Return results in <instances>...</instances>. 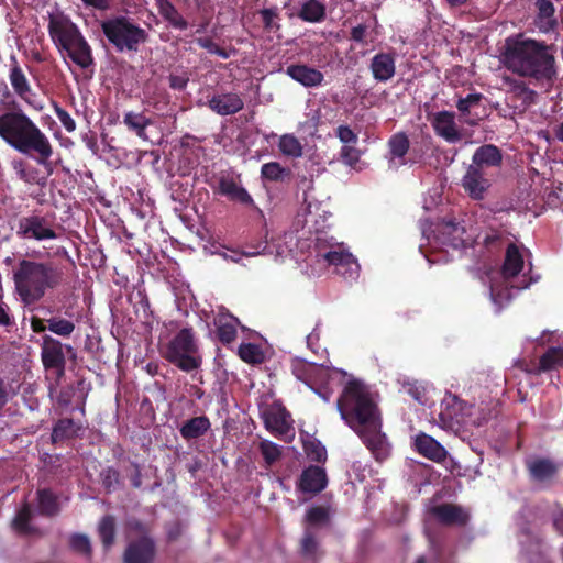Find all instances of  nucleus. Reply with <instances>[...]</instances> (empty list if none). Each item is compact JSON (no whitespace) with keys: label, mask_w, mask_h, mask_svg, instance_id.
<instances>
[{"label":"nucleus","mask_w":563,"mask_h":563,"mask_svg":"<svg viewBox=\"0 0 563 563\" xmlns=\"http://www.w3.org/2000/svg\"><path fill=\"white\" fill-rule=\"evenodd\" d=\"M336 409L377 462L382 463L389 457L390 444L382 431L380 410L361 380L351 379L345 384L336 400Z\"/></svg>","instance_id":"nucleus-1"},{"label":"nucleus","mask_w":563,"mask_h":563,"mask_svg":"<svg viewBox=\"0 0 563 563\" xmlns=\"http://www.w3.org/2000/svg\"><path fill=\"white\" fill-rule=\"evenodd\" d=\"M0 139L21 154L32 156L52 173L49 159L54 154L48 136L21 109L0 114Z\"/></svg>","instance_id":"nucleus-2"},{"label":"nucleus","mask_w":563,"mask_h":563,"mask_svg":"<svg viewBox=\"0 0 563 563\" xmlns=\"http://www.w3.org/2000/svg\"><path fill=\"white\" fill-rule=\"evenodd\" d=\"M66 279L62 265L21 258L12 269L14 294L24 306L41 301L47 291L59 288Z\"/></svg>","instance_id":"nucleus-3"},{"label":"nucleus","mask_w":563,"mask_h":563,"mask_svg":"<svg viewBox=\"0 0 563 563\" xmlns=\"http://www.w3.org/2000/svg\"><path fill=\"white\" fill-rule=\"evenodd\" d=\"M501 55L506 67L521 76L550 79L554 74V58L549 48L522 35L508 37Z\"/></svg>","instance_id":"nucleus-4"},{"label":"nucleus","mask_w":563,"mask_h":563,"mask_svg":"<svg viewBox=\"0 0 563 563\" xmlns=\"http://www.w3.org/2000/svg\"><path fill=\"white\" fill-rule=\"evenodd\" d=\"M48 33L59 52L82 69L93 65L91 47L78 26L64 15H49Z\"/></svg>","instance_id":"nucleus-5"},{"label":"nucleus","mask_w":563,"mask_h":563,"mask_svg":"<svg viewBox=\"0 0 563 563\" xmlns=\"http://www.w3.org/2000/svg\"><path fill=\"white\" fill-rule=\"evenodd\" d=\"M163 357L178 369L190 373L200 368L202 358L192 328H183L166 344Z\"/></svg>","instance_id":"nucleus-6"},{"label":"nucleus","mask_w":563,"mask_h":563,"mask_svg":"<svg viewBox=\"0 0 563 563\" xmlns=\"http://www.w3.org/2000/svg\"><path fill=\"white\" fill-rule=\"evenodd\" d=\"M101 30L109 43L120 53L137 52L140 45L148 38L144 29L123 15L102 21Z\"/></svg>","instance_id":"nucleus-7"},{"label":"nucleus","mask_w":563,"mask_h":563,"mask_svg":"<svg viewBox=\"0 0 563 563\" xmlns=\"http://www.w3.org/2000/svg\"><path fill=\"white\" fill-rule=\"evenodd\" d=\"M214 195L225 197L228 200L243 206H253L254 200L242 186L241 175L232 172H221L208 181Z\"/></svg>","instance_id":"nucleus-8"},{"label":"nucleus","mask_w":563,"mask_h":563,"mask_svg":"<svg viewBox=\"0 0 563 563\" xmlns=\"http://www.w3.org/2000/svg\"><path fill=\"white\" fill-rule=\"evenodd\" d=\"M16 235L23 240L46 241L58 238L54 229V221L40 214H30L20 218Z\"/></svg>","instance_id":"nucleus-9"},{"label":"nucleus","mask_w":563,"mask_h":563,"mask_svg":"<svg viewBox=\"0 0 563 563\" xmlns=\"http://www.w3.org/2000/svg\"><path fill=\"white\" fill-rule=\"evenodd\" d=\"M64 347L71 350L70 345H64L59 340L52 335L44 334L41 344V361L46 371H56L58 375H63L66 366V356Z\"/></svg>","instance_id":"nucleus-10"},{"label":"nucleus","mask_w":563,"mask_h":563,"mask_svg":"<svg viewBox=\"0 0 563 563\" xmlns=\"http://www.w3.org/2000/svg\"><path fill=\"white\" fill-rule=\"evenodd\" d=\"M156 543L151 536H141L130 540L123 551V563H154Z\"/></svg>","instance_id":"nucleus-11"},{"label":"nucleus","mask_w":563,"mask_h":563,"mask_svg":"<svg viewBox=\"0 0 563 563\" xmlns=\"http://www.w3.org/2000/svg\"><path fill=\"white\" fill-rule=\"evenodd\" d=\"M431 126L439 137L450 144H455L463 139V132L455 121V113L442 110L428 117Z\"/></svg>","instance_id":"nucleus-12"},{"label":"nucleus","mask_w":563,"mask_h":563,"mask_svg":"<svg viewBox=\"0 0 563 563\" xmlns=\"http://www.w3.org/2000/svg\"><path fill=\"white\" fill-rule=\"evenodd\" d=\"M531 481L549 484L558 476L560 464L550 457L531 456L525 461Z\"/></svg>","instance_id":"nucleus-13"},{"label":"nucleus","mask_w":563,"mask_h":563,"mask_svg":"<svg viewBox=\"0 0 563 563\" xmlns=\"http://www.w3.org/2000/svg\"><path fill=\"white\" fill-rule=\"evenodd\" d=\"M485 97L481 92L468 93L460 97L455 103L461 120L467 125H476L484 118L483 101Z\"/></svg>","instance_id":"nucleus-14"},{"label":"nucleus","mask_w":563,"mask_h":563,"mask_svg":"<svg viewBox=\"0 0 563 563\" xmlns=\"http://www.w3.org/2000/svg\"><path fill=\"white\" fill-rule=\"evenodd\" d=\"M462 187L473 200H483L490 187V180L486 177L485 170L468 166L462 178Z\"/></svg>","instance_id":"nucleus-15"},{"label":"nucleus","mask_w":563,"mask_h":563,"mask_svg":"<svg viewBox=\"0 0 563 563\" xmlns=\"http://www.w3.org/2000/svg\"><path fill=\"white\" fill-rule=\"evenodd\" d=\"M328 485V476L325 470L318 465H309L303 468L297 487L301 493L305 494H319L325 489Z\"/></svg>","instance_id":"nucleus-16"},{"label":"nucleus","mask_w":563,"mask_h":563,"mask_svg":"<svg viewBox=\"0 0 563 563\" xmlns=\"http://www.w3.org/2000/svg\"><path fill=\"white\" fill-rule=\"evenodd\" d=\"M430 514L443 526L464 527L470 519L463 507L450 503L433 506Z\"/></svg>","instance_id":"nucleus-17"},{"label":"nucleus","mask_w":563,"mask_h":563,"mask_svg":"<svg viewBox=\"0 0 563 563\" xmlns=\"http://www.w3.org/2000/svg\"><path fill=\"white\" fill-rule=\"evenodd\" d=\"M413 446L420 455L432 462L442 463L446 460L448 451L445 448L424 432L416 435Z\"/></svg>","instance_id":"nucleus-18"},{"label":"nucleus","mask_w":563,"mask_h":563,"mask_svg":"<svg viewBox=\"0 0 563 563\" xmlns=\"http://www.w3.org/2000/svg\"><path fill=\"white\" fill-rule=\"evenodd\" d=\"M387 148L389 167L398 168L407 164L406 155L410 148V141L405 132L394 133L387 141Z\"/></svg>","instance_id":"nucleus-19"},{"label":"nucleus","mask_w":563,"mask_h":563,"mask_svg":"<svg viewBox=\"0 0 563 563\" xmlns=\"http://www.w3.org/2000/svg\"><path fill=\"white\" fill-rule=\"evenodd\" d=\"M373 78L378 82H386L395 76L396 58L394 53H377L369 64Z\"/></svg>","instance_id":"nucleus-20"},{"label":"nucleus","mask_w":563,"mask_h":563,"mask_svg":"<svg viewBox=\"0 0 563 563\" xmlns=\"http://www.w3.org/2000/svg\"><path fill=\"white\" fill-rule=\"evenodd\" d=\"M207 104L210 110L223 117L235 114L244 107L242 98L235 92L214 95Z\"/></svg>","instance_id":"nucleus-21"},{"label":"nucleus","mask_w":563,"mask_h":563,"mask_svg":"<svg viewBox=\"0 0 563 563\" xmlns=\"http://www.w3.org/2000/svg\"><path fill=\"white\" fill-rule=\"evenodd\" d=\"M286 74L306 88H314L322 84L324 76L317 68L305 64L289 65Z\"/></svg>","instance_id":"nucleus-22"},{"label":"nucleus","mask_w":563,"mask_h":563,"mask_svg":"<svg viewBox=\"0 0 563 563\" xmlns=\"http://www.w3.org/2000/svg\"><path fill=\"white\" fill-rule=\"evenodd\" d=\"M501 162V151L494 144H484L475 150L470 166L485 170V168L500 166Z\"/></svg>","instance_id":"nucleus-23"},{"label":"nucleus","mask_w":563,"mask_h":563,"mask_svg":"<svg viewBox=\"0 0 563 563\" xmlns=\"http://www.w3.org/2000/svg\"><path fill=\"white\" fill-rule=\"evenodd\" d=\"M241 325L240 320L233 314L219 313L214 319L216 335L223 345L233 343L238 336L236 327Z\"/></svg>","instance_id":"nucleus-24"},{"label":"nucleus","mask_w":563,"mask_h":563,"mask_svg":"<svg viewBox=\"0 0 563 563\" xmlns=\"http://www.w3.org/2000/svg\"><path fill=\"white\" fill-rule=\"evenodd\" d=\"M10 71H9V80L14 92L25 102H30L29 96L32 93L31 85L20 66L15 55H11L10 57Z\"/></svg>","instance_id":"nucleus-25"},{"label":"nucleus","mask_w":563,"mask_h":563,"mask_svg":"<svg viewBox=\"0 0 563 563\" xmlns=\"http://www.w3.org/2000/svg\"><path fill=\"white\" fill-rule=\"evenodd\" d=\"M563 367V346L549 347L539 358L538 364L530 373L540 374Z\"/></svg>","instance_id":"nucleus-26"},{"label":"nucleus","mask_w":563,"mask_h":563,"mask_svg":"<svg viewBox=\"0 0 563 563\" xmlns=\"http://www.w3.org/2000/svg\"><path fill=\"white\" fill-rule=\"evenodd\" d=\"M438 240L444 245L457 249L463 244L464 229L454 221H446L437 228Z\"/></svg>","instance_id":"nucleus-27"},{"label":"nucleus","mask_w":563,"mask_h":563,"mask_svg":"<svg viewBox=\"0 0 563 563\" xmlns=\"http://www.w3.org/2000/svg\"><path fill=\"white\" fill-rule=\"evenodd\" d=\"M523 268V256L514 243L507 244L501 273L505 279L516 277Z\"/></svg>","instance_id":"nucleus-28"},{"label":"nucleus","mask_w":563,"mask_h":563,"mask_svg":"<svg viewBox=\"0 0 563 563\" xmlns=\"http://www.w3.org/2000/svg\"><path fill=\"white\" fill-rule=\"evenodd\" d=\"M36 495L37 508L41 516L52 518L59 514L60 507L58 497L51 488H40Z\"/></svg>","instance_id":"nucleus-29"},{"label":"nucleus","mask_w":563,"mask_h":563,"mask_svg":"<svg viewBox=\"0 0 563 563\" xmlns=\"http://www.w3.org/2000/svg\"><path fill=\"white\" fill-rule=\"evenodd\" d=\"M211 427L207 416H199L188 419L179 429L183 439L189 441L202 437Z\"/></svg>","instance_id":"nucleus-30"},{"label":"nucleus","mask_w":563,"mask_h":563,"mask_svg":"<svg viewBox=\"0 0 563 563\" xmlns=\"http://www.w3.org/2000/svg\"><path fill=\"white\" fill-rule=\"evenodd\" d=\"M33 512L31 506L25 503L16 512L12 520L13 530L20 536H32L38 531V529L31 525Z\"/></svg>","instance_id":"nucleus-31"},{"label":"nucleus","mask_w":563,"mask_h":563,"mask_svg":"<svg viewBox=\"0 0 563 563\" xmlns=\"http://www.w3.org/2000/svg\"><path fill=\"white\" fill-rule=\"evenodd\" d=\"M80 429L81 426L77 424L71 418L58 419L53 427L51 440L53 443H58L73 439Z\"/></svg>","instance_id":"nucleus-32"},{"label":"nucleus","mask_w":563,"mask_h":563,"mask_svg":"<svg viewBox=\"0 0 563 563\" xmlns=\"http://www.w3.org/2000/svg\"><path fill=\"white\" fill-rule=\"evenodd\" d=\"M265 426L278 437L287 435L292 429L288 421V413L284 409L266 413Z\"/></svg>","instance_id":"nucleus-33"},{"label":"nucleus","mask_w":563,"mask_h":563,"mask_svg":"<svg viewBox=\"0 0 563 563\" xmlns=\"http://www.w3.org/2000/svg\"><path fill=\"white\" fill-rule=\"evenodd\" d=\"M298 18L309 23H320L325 19L327 8L319 0H307L302 3Z\"/></svg>","instance_id":"nucleus-34"},{"label":"nucleus","mask_w":563,"mask_h":563,"mask_svg":"<svg viewBox=\"0 0 563 563\" xmlns=\"http://www.w3.org/2000/svg\"><path fill=\"white\" fill-rule=\"evenodd\" d=\"M159 14L174 27L180 31L187 30L188 22L168 0H155Z\"/></svg>","instance_id":"nucleus-35"},{"label":"nucleus","mask_w":563,"mask_h":563,"mask_svg":"<svg viewBox=\"0 0 563 563\" xmlns=\"http://www.w3.org/2000/svg\"><path fill=\"white\" fill-rule=\"evenodd\" d=\"M123 123L129 130L135 132L141 139H146V128L153 123L151 118L144 113L126 112L123 118Z\"/></svg>","instance_id":"nucleus-36"},{"label":"nucleus","mask_w":563,"mask_h":563,"mask_svg":"<svg viewBox=\"0 0 563 563\" xmlns=\"http://www.w3.org/2000/svg\"><path fill=\"white\" fill-rule=\"evenodd\" d=\"M98 534L106 551H108L115 541V519L111 515L101 518L98 525Z\"/></svg>","instance_id":"nucleus-37"},{"label":"nucleus","mask_w":563,"mask_h":563,"mask_svg":"<svg viewBox=\"0 0 563 563\" xmlns=\"http://www.w3.org/2000/svg\"><path fill=\"white\" fill-rule=\"evenodd\" d=\"M238 355L243 362L252 365L263 364L266 360L264 351L255 343L240 344Z\"/></svg>","instance_id":"nucleus-38"},{"label":"nucleus","mask_w":563,"mask_h":563,"mask_svg":"<svg viewBox=\"0 0 563 563\" xmlns=\"http://www.w3.org/2000/svg\"><path fill=\"white\" fill-rule=\"evenodd\" d=\"M291 172L277 162L265 163L261 167V177L268 181H284L289 178Z\"/></svg>","instance_id":"nucleus-39"},{"label":"nucleus","mask_w":563,"mask_h":563,"mask_svg":"<svg viewBox=\"0 0 563 563\" xmlns=\"http://www.w3.org/2000/svg\"><path fill=\"white\" fill-rule=\"evenodd\" d=\"M510 242L503 233L492 231L484 238L483 245L489 255H498Z\"/></svg>","instance_id":"nucleus-40"},{"label":"nucleus","mask_w":563,"mask_h":563,"mask_svg":"<svg viewBox=\"0 0 563 563\" xmlns=\"http://www.w3.org/2000/svg\"><path fill=\"white\" fill-rule=\"evenodd\" d=\"M47 328L52 333L58 336L69 338L74 333L76 325L71 320L52 317L47 319Z\"/></svg>","instance_id":"nucleus-41"},{"label":"nucleus","mask_w":563,"mask_h":563,"mask_svg":"<svg viewBox=\"0 0 563 563\" xmlns=\"http://www.w3.org/2000/svg\"><path fill=\"white\" fill-rule=\"evenodd\" d=\"M279 151L289 157H300L302 155V145L300 141L292 134H284L279 139Z\"/></svg>","instance_id":"nucleus-42"},{"label":"nucleus","mask_w":563,"mask_h":563,"mask_svg":"<svg viewBox=\"0 0 563 563\" xmlns=\"http://www.w3.org/2000/svg\"><path fill=\"white\" fill-rule=\"evenodd\" d=\"M258 14L266 32H278L282 29L279 9L277 7L264 8L258 11Z\"/></svg>","instance_id":"nucleus-43"},{"label":"nucleus","mask_w":563,"mask_h":563,"mask_svg":"<svg viewBox=\"0 0 563 563\" xmlns=\"http://www.w3.org/2000/svg\"><path fill=\"white\" fill-rule=\"evenodd\" d=\"M69 547L73 551L82 554L86 558H91L92 555L90 539L85 533H73L69 538Z\"/></svg>","instance_id":"nucleus-44"},{"label":"nucleus","mask_w":563,"mask_h":563,"mask_svg":"<svg viewBox=\"0 0 563 563\" xmlns=\"http://www.w3.org/2000/svg\"><path fill=\"white\" fill-rule=\"evenodd\" d=\"M303 450L308 459L313 462L323 463L327 461V450L317 439L303 442Z\"/></svg>","instance_id":"nucleus-45"},{"label":"nucleus","mask_w":563,"mask_h":563,"mask_svg":"<svg viewBox=\"0 0 563 563\" xmlns=\"http://www.w3.org/2000/svg\"><path fill=\"white\" fill-rule=\"evenodd\" d=\"M360 265L353 254L345 256V261L334 269V273L345 279H355L358 276Z\"/></svg>","instance_id":"nucleus-46"},{"label":"nucleus","mask_w":563,"mask_h":563,"mask_svg":"<svg viewBox=\"0 0 563 563\" xmlns=\"http://www.w3.org/2000/svg\"><path fill=\"white\" fill-rule=\"evenodd\" d=\"M301 554L308 559H316L319 551V542L312 531L306 529L300 544Z\"/></svg>","instance_id":"nucleus-47"},{"label":"nucleus","mask_w":563,"mask_h":563,"mask_svg":"<svg viewBox=\"0 0 563 563\" xmlns=\"http://www.w3.org/2000/svg\"><path fill=\"white\" fill-rule=\"evenodd\" d=\"M323 372V368L311 363L298 362L294 366V374L296 377L306 384H309L314 375Z\"/></svg>","instance_id":"nucleus-48"},{"label":"nucleus","mask_w":563,"mask_h":563,"mask_svg":"<svg viewBox=\"0 0 563 563\" xmlns=\"http://www.w3.org/2000/svg\"><path fill=\"white\" fill-rule=\"evenodd\" d=\"M260 451L267 466L273 465L282 456L280 446L268 440L260 443Z\"/></svg>","instance_id":"nucleus-49"},{"label":"nucleus","mask_w":563,"mask_h":563,"mask_svg":"<svg viewBox=\"0 0 563 563\" xmlns=\"http://www.w3.org/2000/svg\"><path fill=\"white\" fill-rule=\"evenodd\" d=\"M350 252L342 249L341 245L332 246L325 253H318V256L322 257L330 266H333L334 269L345 261V256H349Z\"/></svg>","instance_id":"nucleus-50"},{"label":"nucleus","mask_w":563,"mask_h":563,"mask_svg":"<svg viewBox=\"0 0 563 563\" xmlns=\"http://www.w3.org/2000/svg\"><path fill=\"white\" fill-rule=\"evenodd\" d=\"M102 485L107 493L114 490L120 484V473L114 467L108 466L100 473Z\"/></svg>","instance_id":"nucleus-51"},{"label":"nucleus","mask_w":563,"mask_h":563,"mask_svg":"<svg viewBox=\"0 0 563 563\" xmlns=\"http://www.w3.org/2000/svg\"><path fill=\"white\" fill-rule=\"evenodd\" d=\"M356 144L343 145L340 151V159L347 166H355L361 158V151L356 148Z\"/></svg>","instance_id":"nucleus-52"},{"label":"nucleus","mask_w":563,"mask_h":563,"mask_svg":"<svg viewBox=\"0 0 563 563\" xmlns=\"http://www.w3.org/2000/svg\"><path fill=\"white\" fill-rule=\"evenodd\" d=\"M306 520L309 525H323L329 521V512L322 506H313L308 509Z\"/></svg>","instance_id":"nucleus-53"},{"label":"nucleus","mask_w":563,"mask_h":563,"mask_svg":"<svg viewBox=\"0 0 563 563\" xmlns=\"http://www.w3.org/2000/svg\"><path fill=\"white\" fill-rule=\"evenodd\" d=\"M335 135L343 145L357 144L358 142V135L349 125H339Z\"/></svg>","instance_id":"nucleus-54"},{"label":"nucleus","mask_w":563,"mask_h":563,"mask_svg":"<svg viewBox=\"0 0 563 563\" xmlns=\"http://www.w3.org/2000/svg\"><path fill=\"white\" fill-rule=\"evenodd\" d=\"M54 112L67 132H74L76 130L75 120L65 109L54 103Z\"/></svg>","instance_id":"nucleus-55"},{"label":"nucleus","mask_w":563,"mask_h":563,"mask_svg":"<svg viewBox=\"0 0 563 563\" xmlns=\"http://www.w3.org/2000/svg\"><path fill=\"white\" fill-rule=\"evenodd\" d=\"M536 7L540 19H551L554 14V5L550 0H537Z\"/></svg>","instance_id":"nucleus-56"},{"label":"nucleus","mask_w":563,"mask_h":563,"mask_svg":"<svg viewBox=\"0 0 563 563\" xmlns=\"http://www.w3.org/2000/svg\"><path fill=\"white\" fill-rule=\"evenodd\" d=\"M129 479L133 488H141L142 486V468L140 464L132 462L131 471L129 473Z\"/></svg>","instance_id":"nucleus-57"},{"label":"nucleus","mask_w":563,"mask_h":563,"mask_svg":"<svg viewBox=\"0 0 563 563\" xmlns=\"http://www.w3.org/2000/svg\"><path fill=\"white\" fill-rule=\"evenodd\" d=\"M366 34H367V26L364 24H358V25L352 27L351 33H350V40H352L356 43H365Z\"/></svg>","instance_id":"nucleus-58"},{"label":"nucleus","mask_w":563,"mask_h":563,"mask_svg":"<svg viewBox=\"0 0 563 563\" xmlns=\"http://www.w3.org/2000/svg\"><path fill=\"white\" fill-rule=\"evenodd\" d=\"M188 77L186 76H180V75H169L168 77V81H169V87L174 90H184L186 87H187V84H188Z\"/></svg>","instance_id":"nucleus-59"},{"label":"nucleus","mask_w":563,"mask_h":563,"mask_svg":"<svg viewBox=\"0 0 563 563\" xmlns=\"http://www.w3.org/2000/svg\"><path fill=\"white\" fill-rule=\"evenodd\" d=\"M13 324V319L10 314V308L5 302L0 300V327H10Z\"/></svg>","instance_id":"nucleus-60"},{"label":"nucleus","mask_w":563,"mask_h":563,"mask_svg":"<svg viewBox=\"0 0 563 563\" xmlns=\"http://www.w3.org/2000/svg\"><path fill=\"white\" fill-rule=\"evenodd\" d=\"M31 330L34 333H44L47 328V320L33 316L30 320Z\"/></svg>","instance_id":"nucleus-61"},{"label":"nucleus","mask_w":563,"mask_h":563,"mask_svg":"<svg viewBox=\"0 0 563 563\" xmlns=\"http://www.w3.org/2000/svg\"><path fill=\"white\" fill-rule=\"evenodd\" d=\"M183 533V528L179 522L170 525L166 531L167 540L169 542L176 541Z\"/></svg>","instance_id":"nucleus-62"},{"label":"nucleus","mask_w":563,"mask_h":563,"mask_svg":"<svg viewBox=\"0 0 563 563\" xmlns=\"http://www.w3.org/2000/svg\"><path fill=\"white\" fill-rule=\"evenodd\" d=\"M14 169L16 170L18 177L25 181V183H32L34 180V177L31 175L29 170L24 167L23 162H19L14 165Z\"/></svg>","instance_id":"nucleus-63"},{"label":"nucleus","mask_w":563,"mask_h":563,"mask_svg":"<svg viewBox=\"0 0 563 563\" xmlns=\"http://www.w3.org/2000/svg\"><path fill=\"white\" fill-rule=\"evenodd\" d=\"M86 7L93 8L96 10L104 11L110 8V0H81Z\"/></svg>","instance_id":"nucleus-64"}]
</instances>
